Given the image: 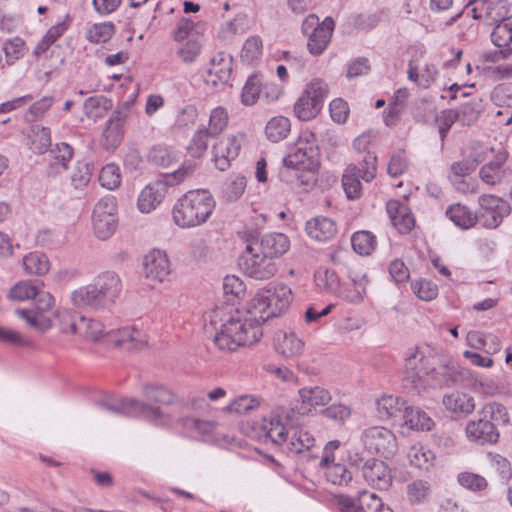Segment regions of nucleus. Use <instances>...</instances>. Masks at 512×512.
<instances>
[{"mask_svg":"<svg viewBox=\"0 0 512 512\" xmlns=\"http://www.w3.org/2000/svg\"><path fill=\"white\" fill-rule=\"evenodd\" d=\"M262 336V322L258 318L235 311L223 320L214 342L221 350L235 351L241 346L257 343Z\"/></svg>","mask_w":512,"mask_h":512,"instance_id":"f257e3e1","label":"nucleus"},{"mask_svg":"<svg viewBox=\"0 0 512 512\" xmlns=\"http://www.w3.org/2000/svg\"><path fill=\"white\" fill-rule=\"evenodd\" d=\"M215 207L216 201L208 190H190L175 202L172 220L179 228H195L209 220Z\"/></svg>","mask_w":512,"mask_h":512,"instance_id":"f03ea898","label":"nucleus"},{"mask_svg":"<svg viewBox=\"0 0 512 512\" xmlns=\"http://www.w3.org/2000/svg\"><path fill=\"white\" fill-rule=\"evenodd\" d=\"M436 352L428 345L415 347L405 359L403 387L420 394L434 384Z\"/></svg>","mask_w":512,"mask_h":512,"instance_id":"7ed1b4c3","label":"nucleus"},{"mask_svg":"<svg viewBox=\"0 0 512 512\" xmlns=\"http://www.w3.org/2000/svg\"><path fill=\"white\" fill-rule=\"evenodd\" d=\"M293 300L292 289L283 283L260 289L249 301L247 313L262 324L285 313Z\"/></svg>","mask_w":512,"mask_h":512,"instance_id":"20e7f679","label":"nucleus"},{"mask_svg":"<svg viewBox=\"0 0 512 512\" xmlns=\"http://www.w3.org/2000/svg\"><path fill=\"white\" fill-rule=\"evenodd\" d=\"M479 419L469 421L465 428L469 441L478 445L494 444L499 439L496 424L507 425L509 414L504 405L498 402H490L478 411Z\"/></svg>","mask_w":512,"mask_h":512,"instance_id":"39448f33","label":"nucleus"},{"mask_svg":"<svg viewBox=\"0 0 512 512\" xmlns=\"http://www.w3.org/2000/svg\"><path fill=\"white\" fill-rule=\"evenodd\" d=\"M98 404L100 408L109 413L144 417L158 426H166L172 422L171 416L166 414L160 407L147 404L135 398L110 396L101 400Z\"/></svg>","mask_w":512,"mask_h":512,"instance_id":"423d86ee","label":"nucleus"},{"mask_svg":"<svg viewBox=\"0 0 512 512\" xmlns=\"http://www.w3.org/2000/svg\"><path fill=\"white\" fill-rule=\"evenodd\" d=\"M194 170V164H184L175 172L165 174L161 178L148 183L138 195V210L143 214H149L154 211L165 199L168 188L183 181L186 177L191 175Z\"/></svg>","mask_w":512,"mask_h":512,"instance_id":"0eeeda50","label":"nucleus"},{"mask_svg":"<svg viewBox=\"0 0 512 512\" xmlns=\"http://www.w3.org/2000/svg\"><path fill=\"white\" fill-rule=\"evenodd\" d=\"M319 148L315 135L303 131L296 143L290 147L283 163L287 168L314 171L319 166Z\"/></svg>","mask_w":512,"mask_h":512,"instance_id":"6e6552de","label":"nucleus"},{"mask_svg":"<svg viewBox=\"0 0 512 512\" xmlns=\"http://www.w3.org/2000/svg\"><path fill=\"white\" fill-rule=\"evenodd\" d=\"M118 227L117 200L112 195L100 198L92 211V229L100 240L109 239Z\"/></svg>","mask_w":512,"mask_h":512,"instance_id":"1a4fd4ad","label":"nucleus"},{"mask_svg":"<svg viewBox=\"0 0 512 512\" xmlns=\"http://www.w3.org/2000/svg\"><path fill=\"white\" fill-rule=\"evenodd\" d=\"M360 444L368 454L384 458L393 457L398 450L395 434L383 426H372L363 430L360 435Z\"/></svg>","mask_w":512,"mask_h":512,"instance_id":"9d476101","label":"nucleus"},{"mask_svg":"<svg viewBox=\"0 0 512 512\" xmlns=\"http://www.w3.org/2000/svg\"><path fill=\"white\" fill-rule=\"evenodd\" d=\"M511 213V206L505 199L494 194H482L478 198L477 222L486 229H496Z\"/></svg>","mask_w":512,"mask_h":512,"instance_id":"9b49d317","label":"nucleus"},{"mask_svg":"<svg viewBox=\"0 0 512 512\" xmlns=\"http://www.w3.org/2000/svg\"><path fill=\"white\" fill-rule=\"evenodd\" d=\"M334 30V21L326 17L320 22L319 17L311 14L305 18L302 31L308 37L307 47L312 55H320L327 48Z\"/></svg>","mask_w":512,"mask_h":512,"instance_id":"f8f14e48","label":"nucleus"},{"mask_svg":"<svg viewBox=\"0 0 512 512\" xmlns=\"http://www.w3.org/2000/svg\"><path fill=\"white\" fill-rule=\"evenodd\" d=\"M243 272L257 280H267L277 271L275 262L265 253H261L258 245L249 243L240 259Z\"/></svg>","mask_w":512,"mask_h":512,"instance_id":"ddd939ff","label":"nucleus"},{"mask_svg":"<svg viewBox=\"0 0 512 512\" xmlns=\"http://www.w3.org/2000/svg\"><path fill=\"white\" fill-rule=\"evenodd\" d=\"M33 299L35 300L33 309H17L15 313L29 327L39 332H46L52 327V321L45 312L53 307L54 298L49 292L38 289Z\"/></svg>","mask_w":512,"mask_h":512,"instance_id":"4468645a","label":"nucleus"},{"mask_svg":"<svg viewBox=\"0 0 512 512\" xmlns=\"http://www.w3.org/2000/svg\"><path fill=\"white\" fill-rule=\"evenodd\" d=\"M180 424L193 437H201L204 441L217 445H231L234 440L228 434L220 432L215 421L185 417L180 420Z\"/></svg>","mask_w":512,"mask_h":512,"instance_id":"2eb2a0df","label":"nucleus"},{"mask_svg":"<svg viewBox=\"0 0 512 512\" xmlns=\"http://www.w3.org/2000/svg\"><path fill=\"white\" fill-rule=\"evenodd\" d=\"M493 154L494 159L486 162L478 172V176L483 184L494 187L503 183L506 177L505 163L508 159V153L504 147L498 145L497 147L486 148L484 156L488 158L487 153Z\"/></svg>","mask_w":512,"mask_h":512,"instance_id":"dca6fc26","label":"nucleus"},{"mask_svg":"<svg viewBox=\"0 0 512 512\" xmlns=\"http://www.w3.org/2000/svg\"><path fill=\"white\" fill-rule=\"evenodd\" d=\"M105 344L123 350H140L148 345L146 333L134 325L112 329L105 334Z\"/></svg>","mask_w":512,"mask_h":512,"instance_id":"f3484780","label":"nucleus"},{"mask_svg":"<svg viewBox=\"0 0 512 512\" xmlns=\"http://www.w3.org/2000/svg\"><path fill=\"white\" fill-rule=\"evenodd\" d=\"M244 141L245 135L241 132L229 134L217 141L212 147L215 166L221 171L227 170L231 161L238 157Z\"/></svg>","mask_w":512,"mask_h":512,"instance_id":"a211bd4d","label":"nucleus"},{"mask_svg":"<svg viewBox=\"0 0 512 512\" xmlns=\"http://www.w3.org/2000/svg\"><path fill=\"white\" fill-rule=\"evenodd\" d=\"M92 283L104 309L111 307L121 295L122 281L114 271L98 274Z\"/></svg>","mask_w":512,"mask_h":512,"instance_id":"6ab92c4d","label":"nucleus"},{"mask_svg":"<svg viewBox=\"0 0 512 512\" xmlns=\"http://www.w3.org/2000/svg\"><path fill=\"white\" fill-rule=\"evenodd\" d=\"M171 265L167 254L159 249L147 253L143 259V274L154 283H162L168 279Z\"/></svg>","mask_w":512,"mask_h":512,"instance_id":"aec40b11","label":"nucleus"},{"mask_svg":"<svg viewBox=\"0 0 512 512\" xmlns=\"http://www.w3.org/2000/svg\"><path fill=\"white\" fill-rule=\"evenodd\" d=\"M365 481L380 490L388 489L392 483L391 471L388 465L379 459H369L362 467Z\"/></svg>","mask_w":512,"mask_h":512,"instance_id":"412c9836","label":"nucleus"},{"mask_svg":"<svg viewBox=\"0 0 512 512\" xmlns=\"http://www.w3.org/2000/svg\"><path fill=\"white\" fill-rule=\"evenodd\" d=\"M376 156L372 152L357 153V165H354V200L362 195L359 179L371 182L376 176Z\"/></svg>","mask_w":512,"mask_h":512,"instance_id":"4be33fe9","label":"nucleus"},{"mask_svg":"<svg viewBox=\"0 0 512 512\" xmlns=\"http://www.w3.org/2000/svg\"><path fill=\"white\" fill-rule=\"evenodd\" d=\"M275 351L286 359L299 357L305 348L304 341L293 331H278L273 338Z\"/></svg>","mask_w":512,"mask_h":512,"instance_id":"5701e85b","label":"nucleus"},{"mask_svg":"<svg viewBox=\"0 0 512 512\" xmlns=\"http://www.w3.org/2000/svg\"><path fill=\"white\" fill-rule=\"evenodd\" d=\"M299 407L301 414L311 412L319 406H325L331 400V394L328 390L319 387H303L298 391Z\"/></svg>","mask_w":512,"mask_h":512,"instance_id":"b1692460","label":"nucleus"},{"mask_svg":"<svg viewBox=\"0 0 512 512\" xmlns=\"http://www.w3.org/2000/svg\"><path fill=\"white\" fill-rule=\"evenodd\" d=\"M48 157L47 175L55 177L68 169L73 148L67 143H58L49 151Z\"/></svg>","mask_w":512,"mask_h":512,"instance_id":"393cba45","label":"nucleus"},{"mask_svg":"<svg viewBox=\"0 0 512 512\" xmlns=\"http://www.w3.org/2000/svg\"><path fill=\"white\" fill-rule=\"evenodd\" d=\"M386 211L393 226L400 233H408L414 226V217L408 206L399 200H389L386 204Z\"/></svg>","mask_w":512,"mask_h":512,"instance_id":"a878e982","label":"nucleus"},{"mask_svg":"<svg viewBox=\"0 0 512 512\" xmlns=\"http://www.w3.org/2000/svg\"><path fill=\"white\" fill-rule=\"evenodd\" d=\"M305 231L311 239L327 242L337 234V225L331 218L317 216L306 222Z\"/></svg>","mask_w":512,"mask_h":512,"instance_id":"bb28decb","label":"nucleus"},{"mask_svg":"<svg viewBox=\"0 0 512 512\" xmlns=\"http://www.w3.org/2000/svg\"><path fill=\"white\" fill-rule=\"evenodd\" d=\"M232 71V57L224 52H219L210 60L207 82L217 85L229 80Z\"/></svg>","mask_w":512,"mask_h":512,"instance_id":"cd10ccee","label":"nucleus"},{"mask_svg":"<svg viewBox=\"0 0 512 512\" xmlns=\"http://www.w3.org/2000/svg\"><path fill=\"white\" fill-rule=\"evenodd\" d=\"M258 245L261 253H265L272 260L285 254L290 248V241L283 233H268L262 236L260 242H253Z\"/></svg>","mask_w":512,"mask_h":512,"instance_id":"c85d7f7f","label":"nucleus"},{"mask_svg":"<svg viewBox=\"0 0 512 512\" xmlns=\"http://www.w3.org/2000/svg\"><path fill=\"white\" fill-rule=\"evenodd\" d=\"M72 305L77 308L104 310L93 283L83 285L73 290L70 295Z\"/></svg>","mask_w":512,"mask_h":512,"instance_id":"c756f323","label":"nucleus"},{"mask_svg":"<svg viewBox=\"0 0 512 512\" xmlns=\"http://www.w3.org/2000/svg\"><path fill=\"white\" fill-rule=\"evenodd\" d=\"M407 406L405 400L392 394H384L376 400L377 412L381 419L403 417V410Z\"/></svg>","mask_w":512,"mask_h":512,"instance_id":"7c9ffc66","label":"nucleus"},{"mask_svg":"<svg viewBox=\"0 0 512 512\" xmlns=\"http://www.w3.org/2000/svg\"><path fill=\"white\" fill-rule=\"evenodd\" d=\"M403 426L410 430L430 431L434 426L433 419L420 408L407 406L403 410Z\"/></svg>","mask_w":512,"mask_h":512,"instance_id":"2f4dec72","label":"nucleus"},{"mask_svg":"<svg viewBox=\"0 0 512 512\" xmlns=\"http://www.w3.org/2000/svg\"><path fill=\"white\" fill-rule=\"evenodd\" d=\"M261 429L265 436L277 445H281L287 440L288 430L279 413H272L268 418H263Z\"/></svg>","mask_w":512,"mask_h":512,"instance_id":"473e14b6","label":"nucleus"},{"mask_svg":"<svg viewBox=\"0 0 512 512\" xmlns=\"http://www.w3.org/2000/svg\"><path fill=\"white\" fill-rule=\"evenodd\" d=\"M446 216L454 223L455 226L462 230L474 227L477 223L476 212L460 203L449 206L446 210Z\"/></svg>","mask_w":512,"mask_h":512,"instance_id":"72a5a7b5","label":"nucleus"},{"mask_svg":"<svg viewBox=\"0 0 512 512\" xmlns=\"http://www.w3.org/2000/svg\"><path fill=\"white\" fill-rule=\"evenodd\" d=\"M443 405L445 408L453 413L470 414L475 409L473 397L460 392L453 391L443 397Z\"/></svg>","mask_w":512,"mask_h":512,"instance_id":"f704fd0d","label":"nucleus"},{"mask_svg":"<svg viewBox=\"0 0 512 512\" xmlns=\"http://www.w3.org/2000/svg\"><path fill=\"white\" fill-rule=\"evenodd\" d=\"M433 493V486L429 480L416 479L406 486V494L409 502L414 505L428 502Z\"/></svg>","mask_w":512,"mask_h":512,"instance_id":"c9c22d12","label":"nucleus"},{"mask_svg":"<svg viewBox=\"0 0 512 512\" xmlns=\"http://www.w3.org/2000/svg\"><path fill=\"white\" fill-rule=\"evenodd\" d=\"M104 325L92 318H86L84 316L79 317V324L77 334L78 336L91 341V342H103L105 344Z\"/></svg>","mask_w":512,"mask_h":512,"instance_id":"e433bc0d","label":"nucleus"},{"mask_svg":"<svg viewBox=\"0 0 512 512\" xmlns=\"http://www.w3.org/2000/svg\"><path fill=\"white\" fill-rule=\"evenodd\" d=\"M354 512H392L374 492L361 491L354 499Z\"/></svg>","mask_w":512,"mask_h":512,"instance_id":"4c0bfd02","label":"nucleus"},{"mask_svg":"<svg viewBox=\"0 0 512 512\" xmlns=\"http://www.w3.org/2000/svg\"><path fill=\"white\" fill-rule=\"evenodd\" d=\"M112 106V101L109 98L96 95L85 100L83 111L88 118L97 120L103 118Z\"/></svg>","mask_w":512,"mask_h":512,"instance_id":"58836bf2","label":"nucleus"},{"mask_svg":"<svg viewBox=\"0 0 512 512\" xmlns=\"http://www.w3.org/2000/svg\"><path fill=\"white\" fill-rule=\"evenodd\" d=\"M322 107L323 106L317 101L307 97L306 94L302 92L294 104L293 111L298 119L308 121L315 118L321 111Z\"/></svg>","mask_w":512,"mask_h":512,"instance_id":"ea45409f","label":"nucleus"},{"mask_svg":"<svg viewBox=\"0 0 512 512\" xmlns=\"http://www.w3.org/2000/svg\"><path fill=\"white\" fill-rule=\"evenodd\" d=\"M291 129L289 118L284 116H275L271 118L265 127V133L272 142H279L285 139Z\"/></svg>","mask_w":512,"mask_h":512,"instance_id":"a19ab883","label":"nucleus"},{"mask_svg":"<svg viewBox=\"0 0 512 512\" xmlns=\"http://www.w3.org/2000/svg\"><path fill=\"white\" fill-rule=\"evenodd\" d=\"M23 267L28 274L44 275L50 269L47 256L41 252H31L24 256Z\"/></svg>","mask_w":512,"mask_h":512,"instance_id":"79ce46f5","label":"nucleus"},{"mask_svg":"<svg viewBox=\"0 0 512 512\" xmlns=\"http://www.w3.org/2000/svg\"><path fill=\"white\" fill-rule=\"evenodd\" d=\"M483 110V103L479 97H473L462 104L457 111L459 122L463 125L474 123Z\"/></svg>","mask_w":512,"mask_h":512,"instance_id":"37998d69","label":"nucleus"},{"mask_svg":"<svg viewBox=\"0 0 512 512\" xmlns=\"http://www.w3.org/2000/svg\"><path fill=\"white\" fill-rule=\"evenodd\" d=\"M143 396L156 403L165 405L172 404L175 401V394L165 386L158 384H146L142 389Z\"/></svg>","mask_w":512,"mask_h":512,"instance_id":"c03bdc74","label":"nucleus"},{"mask_svg":"<svg viewBox=\"0 0 512 512\" xmlns=\"http://www.w3.org/2000/svg\"><path fill=\"white\" fill-rule=\"evenodd\" d=\"M124 127L119 124L107 121L103 130L101 144L108 151H114L122 142Z\"/></svg>","mask_w":512,"mask_h":512,"instance_id":"a18cd8bd","label":"nucleus"},{"mask_svg":"<svg viewBox=\"0 0 512 512\" xmlns=\"http://www.w3.org/2000/svg\"><path fill=\"white\" fill-rule=\"evenodd\" d=\"M260 405L259 400L252 395H241L229 402L223 411L229 414H245L255 410Z\"/></svg>","mask_w":512,"mask_h":512,"instance_id":"49530a36","label":"nucleus"},{"mask_svg":"<svg viewBox=\"0 0 512 512\" xmlns=\"http://www.w3.org/2000/svg\"><path fill=\"white\" fill-rule=\"evenodd\" d=\"M263 54V42L260 36H250L244 43L241 51V59L247 64L257 63Z\"/></svg>","mask_w":512,"mask_h":512,"instance_id":"de8ad7c7","label":"nucleus"},{"mask_svg":"<svg viewBox=\"0 0 512 512\" xmlns=\"http://www.w3.org/2000/svg\"><path fill=\"white\" fill-rule=\"evenodd\" d=\"M30 148L38 154L44 153L51 145L50 129L40 125L31 127Z\"/></svg>","mask_w":512,"mask_h":512,"instance_id":"09e8293b","label":"nucleus"},{"mask_svg":"<svg viewBox=\"0 0 512 512\" xmlns=\"http://www.w3.org/2000/svg\"><path fill=\"white\" fill-rule=\"evenodd\" d=\"M79 315L66 308L57 309L55 318L57 326L63 334H77Z\"/></svg>","mask_w":512,"mask_h":512,"instance_id":"8fccbe9b","label":"nucleus"},{"mask_svg":"<svg viewBox=\"0 0 512 512\" xmlns=\"http://www.w3.org/2000/svg\"><path fill=\"white\" fill-rule=\"evenodd\" d=\"M122 176L118 165L114 163L106 164L99 173V183L107 190H115L121 185Z\"/></svg>","mask_w":512,"mask_h":512,"instance_id":"3c124183","label":"nucleus"},{"mask_svg":"<svg viewBox=\"0 0 512 512\" xmlns=\"http://www.w3.org/2000/svg\"><path fill=\"white\" fill-rule=\"evenodd\" d=\"M408 459L412 466L428 470L433 465L435 455L423 446H412L408 452Z\"/></svg>","mask_w":512,"mask_h":512,"instance_id":"603ef678","label":"nucleus"},{"mask_svg":"<svg viewBox=\"0 0 512 512\" xmlns=\"http://www.w3.org/2000/svg\"><path fill=\"white\" fill-rule=\"evenodd\" d=\"M491 41L499 48L508 47L512 43V15L505 22L494 25Z\"/></svg>","mask_w":512,"mask_h":512,"instance_id":"864d4df0","label":"nucleus"},{"mask_svg":"<svg viewBox=\"0 0 512 512\" xmlns=\"http://www.w3.org/2000/svg\"><path fill=\"white\" fill-rule=\"evenodd\" d=\"M115 32V27L110 22L96 23L86 31V38L89 42L100 44L111 39Z\"/></svg>","mask_w":512,"mask_h":512,"instance_id":"5fc2aeb1","label":"nucleus"},{"mask_svg":"<svg viewBox=\"0 0 512 512\" xmlns=\"http://www.w3.org/2000/svg\"><path fill=\"white\" fill-rule=\"evenodd\" d=\"M482 9L485 10V19L488 25H495L497 23L505 22L506 18H509L508 8L503 1L494 3L482 2Z\"/></svg>","mask_w":512,"mask_h":512,"instance_id":"6e6d98bb","label":"nucleus"},{"mask_svg":"<svg viewBox=\"0 0 512 512\" xmlns=\"http://www.w3.org/2000/svg\"><path fill=\"white\" fill-rule=\"evenodd\" d=\"M247 180L243 175L233 174L224 184V196L228 201H237L244 193Z\"/></svg>","mask_w":512,"mask_h":512,"instance_id":"4d7b16f0","label":"nucleus"},{"mask_svg":"<svg viewBox=\"0 0 512 512\" xmlns=\"http://www.w3.org/2000/svg\"><path fill=\"white\" fill-rule=\"evenodd\" d=\"M302 92L323 106L329 95V86L325 80L313 78L306 83Z\"/></svg>","mask_w":512,"mask_h":512,"instance_id":"13d9d810","label":"nucleus"},{"mask_svg":"<svg viewBox=\"0 0 512 512\" xmlns=\"http://www.w3.org/2000/svg\"><path fill=\"white\" fill-rule=\"evenodd\" d=\"M315 442L314 437L303 428H295L289 443V448L292 452L302 453L313 447Z\"/></svg>","mask_w":512,"mask_h":512,"instance_id":"bf43d9fd","label":"nucleus"},{"mask_svg":"<svg viewBox=\"0 0 512 512\" xmlns=\"http://www.w3.org/2000/svg\"><path fill=\"white\" fill-rule=\"evenodd\" d=\"M262 91V83L258 76L252 75L250 76L242 89L241 100L242 103L246 106H251L256 103V101L261 96Z\"/></svg>","mask_w":512,"mask_h":512,"instance_id":"052dcab7","label":"nucleus"},{"mask_svg":"<svg viewBox=\"0 0 512 512\" xmlns=\"http://www.w3.org/2000/svg\"><path fill=\"white\" fill-rule=\"evenodd\" d=\"M457 482L461 487L472 492L484 491L488 486L487 480L482 475L467 471L458 474Z\"/></svg>","mask_w":512,"mask_h":512,"instance_id":"680f3d73","label":"nucleus"},{"mask_svg":"<svg viewBox=\"0 0 512 512\" xmlns=\"http://www.w3.org/2000/svg\"><path fill=\"white\" fill-rule=\"evenodd\" d=\"M228 125V113L223 107L214 108L209 117V124L206 131L211 137H215L222 133Z\"/></svg>","mask_w":512,"mask_h":512,"instance_id":"e2e57ef3","label":"nucleus"},{"mask_svg":"<svg viewBox=\"0 0 512 512\" xmlns=\"http://www.w3.org/2000/svg\"><path fill=\"white\" fill-rule=\"evenodd\" d=\"M485 158H486V156L485 157L478 156V157L474 158L473 160L465 159V160H461L458 162H454L450 167L451 181L454 184H456L458 179L471 174L475 170L478 163L485 160Z\"/></svg>","mask_w":512,"mask_h":512,"instance_id":"0e129e2a","label":"nucleus"},{"mask_svg":"<svg viewBox=\"0 0 512 512\" xmlns=\"http://www.w3.org/2000/svg\"><path fill=\"white\" fill-rule=\"evenodd\" d=\"M91 169L88 163L78 162L70 176L71 185L77 191H83L91 180Z\"/></svg>","mask_w":512,"mask_h":512,"instance_id":"69168bd1","label":"nucleus"},{"mask_svg":"<svg viewBox=\"0 0 512 512\" xmlns=\"http://www.w3.org/2000/svg\"><path fill=\"white\" fill-rule=\"evenodd\" d=\"M71 18L69 15H65L60 20H58L45 34L42 39V42L39 44V48L46 49L52 43H54L59 37H61L64 32L70 27Z\"/></svg>","mask_w":512,"mask_h":512,"instance_id":"338daca9","label":"nucleus"},{"mask_svg":"<svg viewBox=\"0 0 512 512\" xmlns=\"http://www.w3.org/2000/svg\"><path fill=\"white\" fill-rule=\"evenodd\" d=\"M376 247V237L369 231L354 232V252L369 255Z\"/></svg>","mask_w":512,"mask_h":512,"instance_id":"774afa93","label":"nucleus"}]
</instances>
